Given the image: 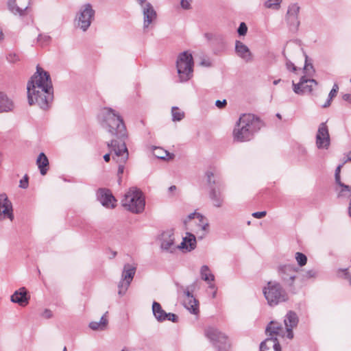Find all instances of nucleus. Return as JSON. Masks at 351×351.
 <instances>
[{"instance_id":"1","label":"nucleus","mask_w":351,"mask_h":351,"mask_svg":"<svg viewBox=\"0 0 351 351\" xmlns=\"http://www.w3.org/2000/svg\"><path fill=\"white\" fill-rule=\"evenodd\" d=\"M53 88L48 73L37 67V71L27 84V97L29 105L37 104L41 108H48L52 100Z\"/></svg>"},{"instance_id":"2","label":"nucleus","mask_w":351,"mask_h":351,"mask_svg":"<svg viewBox=\"0 0 351 351\" xmlns=\"http://www.w3.org/2000/svg\"><path fill=\"white\" fill-rule=\"evenodd\" d=\"M101 115L103 118L104 127L111 134L113 139L107 143L109 153L104 156L106 162L112 158L114 152L117 151L120 145L125 144V140L128 137L127 130L123 119L117 114L111 108H105L101 110Z\"/></svg>"},{"instance_id":"3","label":"nucleus","mask_w":351,"mask_h":351,"mask_svg":"<svg viewBox=\"0 0 351 351\" xmlns=\"http://www.w3.org/2000/svg\"><path fill=\"white\" fill-rule=\"evenodd\" d=\"M263 125L259 118L252 114H243L233 131L234 139L239 142L250 141Z\"/></svg>"},{"instance_id":"4","label":"nucleus","mask_w":351,"mask_h":351,"mask_svg":"<svg viewBox=\"0 0 351 351\" xmlns=\"http://www.w3.org/2000/svg\"><path fill=\"white\" fill-rule=\"evenodd\" d=\"M263 293L268 304L271 306H276L288 300L287 292L282 285L276 281L268 282L263 287Z\"/></svg>"},{"instance_id":"5","label":"nucleus","mask_w":351,"mask_h":351,"mask_svg":"<svg viewBox=\"0 0 351 351\" xmlns=\"http://www.w3.org/2000/svg\"><path fill=\"white\" fill-rule=\"evenodd\" d=\"M121 202L125 208L134 213L142 212L145 207L142 193L136 188L130 189Z\"/></svg>"},{"instance_id":"6","label":"nucleus","mask_w":351,"mask_h":351,"mask_svg":"<svg viewBox=\"0 0 351 351\" xmlns=\"http://www.w3.org/2000/svg\"><path fill=\"white\" fill-rule=\"evenodd\" d=\"M184 223L186 228L194 231L199 239H202L209 227L208 220L196 212L190 214Z\"/></svg>"},{"instance_id":"7","label":"nucleus","mask_w":351,"mask_h":351,"mask_svg":"<svg viewBox=\"0 0 351 351\" xmlns=\"http://www.w3.org/2000/svg\"><path fill=\"white\" fill-rule=\"evenodd\" d=\"M193 61L191 53L184 52L177 60V69L181 82L189 80L193 73Z\"/></svg>"},{"instance_id":"8","label":"nucleus","mask_w":351,"mask_h":351,"mask_svg":"<svg viewBox=\"0 0 351 351\" xmlns=\"http://www.w3.org/2000/svg\"><path fill=\"white\" fill-rule=\"evenodd\" d=\"M204 335L219 350L228 347L227 336L213 326H208L204 330Z\"/></svg>"},{"instance_id":"9","label":"nucleus","mask_w":351,"mask_h":351,"mask_svg":"<svg viewBox=\"0 0 351 351\" xmlns=\"http://www.w3.org/2000/svg\"><path fill=\"white\" fill-rule=\"evenodd\" d=\"M299 269L293 265H282L278 267V274L282 282L289 287H293L298 278Z\"/></svg>"},{"instance_id":"10","label":"nucleus","mask_w":351,"mask_h":351,"mask_svg":"<svg viewBox=\"0 0 351 351\" xmlns=\"http://www.w3.org/2000/svg\"><path fill=\"white\" fill-rule=\"evenodd\" d=\"M136 273V267L130 265V264H125L123 266V269L121 274V278L120 282L118 284V294L121 296L123 295L131 282L132 281L134 276Z\"/></svg>"},{"instance_id":"11","label":"nucleus","mask_w":351,"mask_h":351,"mask_svg":"<svg viewBox=\"0 0 351 351\" xmlns=\"http://www.w3.org/2000/svg\"><path fill=\"white\" fill-rule=\"evenodd\" d=\"M114 154H113L112 160L119 165L118 167V182L120 184L121 182V175L124 171V166L128 160L129 154L125 144L120 145L117 151L113 149Z\"/></svg>"},{"instance_id":"12","label":"nucleus","mask_w":351,"mask_h":351,"mask_svg":"<svg viewBox=\"0 0 351 351\" xmlns=\"http://www.w3.org/2000/svg\"><path fill=\"white\" fill-rule=\"evenodd\" d=\"M95 11L90 4H86L81 10L78 18V25L84 30H86L90 26L94 16Z\"/></svg>"},{"instance_id":"13","label":"nucleus","mask_w":351,"mask_h":351,"mask_svg":"<svg viewBox=\"0 0 351 351\" xmlns=\"http://www.w3.org/2000/svg\"><path fill=\"white\" fill-rule=\"evenodd\" d=\"M317 85L315 80H309L306 75L301 77L300 82L295 84L293 82V91L296 94H304L311 93L314 86Z\"/></svg>"},{"instance_id":"14","label":"nucleus","mask_w":351,"mask_h":351,"mask_svg":"<svg viewBox=\"0 0 351 351\" xmlns=\"http://www.w3.org/2000/svg\"><path fill=\"white\" fill-rule=\"evenodd\" d=\"M14 219L12 206L5 194L0 195V220Z\"/></svg>"},{"instance_id":"15","label":"nucleus","mask_w":351,"mask_h":351,"mask_svg":"<svg viewBox=\"0 0 351 351\" xmlns=\"http://www.w3.org/2000/svg\"><path fill=\"white\" fill-rule=\"evenodd\" d=\"M316 145L319 149H328L330 145V136L328 127L325 123L320 124L316 136Z\"/></svg>"},{"instance_id":"16","label":"nucleus","mask_w":351,"mask_h":351,"mask_svg":"<svg viewBox=\"0 0 351 351\" xmlns=\"http://www.w3.org/2000/svg\"><path fill=\"white\" fill-rule=\"evenodd\" d=\"M284 323L286 328L287 337L289 339L293 338V328L296 327L298 324V317L295 313L289 311L286 315Z\"/></svg>"},{"instance_id":"17","label":"nucleus","mask_w":351,"mask_h":351,"mask_svg":"<svg viewBox=\"0 0 351 351\" xmlns=\"http://www.w3.org/2000/svg\"><path fill=\"white\" fill-rule=\"evenodd\" d=\"M29 300V296H27V291L25 287H21L19 290L14 291L11 295L10 300L14 303H17L21 306H26Z\"/></svg>"},{"instance_id":"18","label":"nucleus","mask_w":351,"mask_h":351,"mask_svg":"<svg viewBox=\"0 0 351 351\" xmlns=\"http://www.w3.org/2000/svg\"><path fill=\"white\" fill-rule=\"evenodd\" d=\"M266 333L269 337H274V335L282 337H287L286 329L285 330L280 323L274 321L270 322L267 325Z\"/></svg>"},{"instance_id":"19","label":"nucleus","mask_w":351,"mask_h":351,"mask_svg":"<svg viewBox=\"0 0 351 351\" xmlns=\"http://www.w3.org/2000/svg\"><path fill=\"white\" fill-rule=\"evenodd\" d=\"M186 299L184 304L186 308L192 314L197 315L199 313L198 301L193 297L189 290L184 291Z\"/></svg>"},{"instance_id":"20","label":"nucleus","mask_w":351,"mask_h":351,"mask_svg":"<svg viewBox=\"0 0 351 351\" xmlns=\"http://www.w3.org/2000/svg\"><path fill=\"white\" fill-rule=\"evenodd\" d=\"M100 202L104 206L113 208L116 206L117 200L108 190H100Z\"/></svg>"},{"instance_id":"21","label":"nucleus","mask_w":351,"mask_h":351,"mask_svg":"<svg viewBox=\"0 0 351 351\" xmlns=\"http://www.w3.org/2000/svg\"><path fill=\"white\" fill-rule=\"evenodd\" d=\"M236 52L237 55L245 61L249 62L252 60V55L249 48L240 41L236 42Z\"/></svg>"},{"instance_id":"22","label":"nucleus","mask_w":351,"mask_h":351,"mask_svg":"<svg viewBox=\"0 0 351 351\" xmlns=\"http://www.w3.org/2000/svg\"><path fill=\"white\" fill-rule=\"evenodd\" d=\"M144 26L147 27L156 18V13L150 3L143 7Z\"/></svg>"},{"instance_id":"23","label":"nucleus","mask_w":351,"mask_h":351,"mask_svg":"<svg viewBox=\"0 0 351 351\" xmlns=\"http://www.w3.org/2000/svg\"><path fill=\"white\" fill-rule=\"evenodd\" d=\"M152 313L158 322H162L167 320V313L162 308L161 305L157 302L154 301L152 304Z\"/></svg>"},{"instance_id":"24","label":"nucleus","mask_w":351,"mask_h":351,"mask_svg":"<svg viewBox=\"0 0 351 351\" xmlns=\"http://www.w3.org/2000/svg\"><path fill=\"white\" fill-rule=\"evenodd\" d=\"M13 106L12 101L4 93L0 92V113L12 110Z\"/></svg>"},{"instance_id":"25","label":"nucleus","mask_w":351,"mask_h":351,"mask_svg":"<svg viewBox=\"0 0 351 351\" xmlns=\"http://www.w3.org/2000/svg\"><path fill=\"white\" fill-rule=\"evenodd\" d=\"M36 164L42 175H45L48 170L49 160L44 153H40L36 160Z\"/></svg>"},{"instance_id":"26","label":"nucleus","mask_w":351,"mask_h":351,"mask_svg":"<svg viewBox=\"0 0 351 351\" xmlns=\"http://www.w3.org/2000/svg\"><path fill=\"white\" fill-rule=\"evenodd\" d=\"M108 312H106L100 319L99 322H91L89 324V327L93 330H104L106 329L108 321L106 318V315Z\"/></svg>"},{"instance_id":"27","label":"nucleus","mask_w":351,"mask_h":351,"mask_svg":"<svg viewBox=\"0 0 351 351\" xmlns=\"http://www.w3.org/2000/svg\"><path fill=\"white\" fill-rule=\"evenodd\" d=\"M201 278L206 281L207 283L213 282L215 280V276L210 271L207 265H203L200 269Z\"/></svg>"},{"instance_id":"28","label":"nucleus","mask_w":351,"mask_h":351,"mask_svg":"<svg viewBox=\"0 0 351 351\" xmlns=\"http://www.w3.org/2000/svg\"><path fill=\"white\" fill-rule=\"evenodd\" d=\"M197 243H180L176 245L177 251H181L183 253L191 252L197 247Z\"/></svg>"},{"instance_id":"29","label":"nucleus","mask_w":351,"mask_h":351,"mask_svg":"<svg viewBox=\"0 0 351 351\" xmlns=\"http://www.w3.org/2000/svg\"><path fill=\"white\" fill-rule=\"evenodd\" d=\"M343 189L340 192V197L350 198L348 206V214L351 217V186H343Z\"/></svg>"},{"instance_id":"30","label":"nucleus","mask_w":351,"mask_h":351,"mask_svg":"<svg viewBox=\"0 0 351 351\" xmlns=\"http://www.w3.org/2000/svg\"><path fill=\"white\" fill-rule=\"evenodd\" d=\"M176 243H161L160 249L162 252L168 253H176L177 251Z\"/></svg>"},{"instance_id":"31","label":"nucleus","mask_w":351,"mask_h":351,"mask_svg":"<svg viewBox=\"0 0 351 351\" xmlns=\"http://www.w3.org/2000/svg\"><path fill=\"white\" fill-rule=\"evenodd\" d=\"M341 166L339 165L336 169L335 172V180L338 185V187L336 189L337 193H338V197H340V192L343 189V186H347L346 184L342 183L340 180V171H341Z\"/></svg>"},{"instance_id":"32","label":"nucleus","mask_w":351,"mask_h":351,"mask_svg":"<svg viewBox=\"0 0 351 351\" xmlns=\"http://www.w3.org/2000/svg\"><path fill=\"white\" fill-rule=\"evenodd\" d=\"M171 113L173 121H180L184 117V113L178 107H173L171 109Z\"/></svg>"},{"instance_id":"33","label":"nucleus","mask_w":351,"mask_h":351,"mask_svg":"<svg viewBox=\"0 0 351 351\" xmlns=\"http://www.w3.org/2000/svg\"><path fill=\"white\" fill-rule=\"evenodd\" d=\"M154 155L158 158H161V159H169V158H171V157L169 156V153L167 152V151L162 149V148H160V147H158V148H156L154 149Z\"/></svg>"},{"instance_id":"34","label":"nucleus","mask_w":351,"mask_h":351,"mask_svg":"<svg viewBox=\"0 0 351 351\" xmlns=\"http://www.w3.org/2000/svg\"><path fill=\"white\" fill-rule=\"evenodd\" d=\"M339 90V86L337 84H334L332 90H330L329 93V99L328 101L323 105L324 108H326L330 105V101L332 99V98L335 97L337 96V94Z\"/></svg>"},{"instance_id":"35","label":"nucleus","mask_w":351,"mask_h":351,"mask_svg":"<svg viewBox=\"0 0 351 351\" xmlns=\"http://www.w3.org/2000/svg\"><path fill=\"white\" fill-rule=\"evenodd\" d=\"M160 239L162 241H173L175 238L173 237V232L172 230H167V231L161 234Z\"/></svg>"},{"instance_id":"36","label":"nucleus","mask_w":351,"mask_h":351,"mask_svg":"<svg viewBox=\"0 0 351 351\" xmlns=\"http://www.w3.org/2000/svg\"><path fill=\"white\" fill-rule=\"evenodd\" d=\"M282 0H267L265 3L267 8L278 10L280 8Z\"/></svg>"},{"instance_id":"37","label":"nucleus","mask_w":351,"mask_h":351,"mask_svg":"<svg viewBox=\"0 0 351 351\" xmlns=\"http://www.w3.org/2000/svg\"><path fill=\"white\" fill-rule=\"evenodd\" d=\"M295 259L300 267H302L306 264L307 258L306 255L302 253L297 252L295 254Z\"/></svg>"},{"instance_id":"38","label":"nucleus","mask_w":351,"mask_h":351,"mask_svg":"<svg viewBox=\"0 0 351 351\" xmlns=\"http://www.w3.org/2000/svg\"><path fill=\"white\" fill-rule=\"evenodd\" d=\"M51 40V37L47 35L40 34L38 38V43L40 45L44 46L48 45Z\"/></svg>"},{"instance_id":"39","label":"nucleus","mask_w":351,"mask_h":351,"mask_svg":"<svg viewBox=\"0 0 351 351\" xmlns=\"http://www.w3.org/2000/svg\"><path fill=\"white\" fill-rule=\"evenodd\" d=\"M267 341H274V350L275 351H282L281 350V346L278 341V339L274 337H268L267 338Z\"/></svg>"},{"instance_id":"40","label":"nucleus","mask_w":351,"mask_h":351,"mask_svg":"<svg viewBox=\"0 0 351 351\" xmlns=\"http://www.w3.org/2000/svg\"><path fill=\"white\" fill-rule=\"evenodd\" d=\"M247 31V27L245 23H241L238 29V33L241 36H244L246 34Z\"/></svg>"},{"instance_id":"41","label":"nucleus","mask_w":351,"mask_h":351,"mask_svg":"<svg viewBox=\"0 0 351 351\" xmlns=\"http://www.w3.org/2000/svg\"><path fill=\"white\" fill-rule=\"evenodd\" d=\"M182 241H196V236L191 233L186 232V236L183 237Z\"/></svg>"},{"instance_id":"42","label":"nucleus","mask_w":351,"mask_h":351,"mask_svg":"<svg viewBox=\"0 0 351 351\" xmlns=\"http://www.w3.org/2000/svg\"><path fill=\"white\" fill-rule=\"evenodd\" d=\"M316 274H317L316 271L313 269L308 270L304 273V274L303 275V277L304 278H314L316 276Z\"/></svg>"},{"instance_id":"43","label":"nucleus","mask_w":351,"mask_h":351,"mask_svg":"<svg viewBox=\"0 0 351 351\" xmlns=\"http://www.w3.org/2000/svg\"><path fill=\"white\" fill-rule=\"evenodd\" d=\"M267 215L266 211L256 212L252 213V216L256 219H261L265 217Z\"/></svg>"},{"instance_id":"44","label":"nucleus","mask_w":351,"mask_h":351,"mask_svg":"<svg viewBox=\"0 0 351 351\" xmlns=\"http://www.w3.org/2000/svg\"><path fill=\"white\" fill-rule=\"evenodd\" d=\"M20 186L26 189L28 186V177L25 176L23 179L20 181Z\"/></svg>"},{"instance_id":"45","label":"nucleus","mask_w":351,"mask_h":351,"mask_svg":"<svg viewBox=\"0 0 351 351\" xmlns=\"http://www.w3.org/2000/svg\"><path fill=\"white\" fill-rule=\"evenodd\" d=\"M226 99H223L222 101L221 100H217L216 102H215V105L216 106L219 108V109H222L223 108L226 106Z\"/></svg>"},{"instance_id":"46","label":"nucleus","mask_w":351,"mask_h":351,"mask_svg":"<svg viewBox=\"0 0 351 351\" xmlns=\"http://www.w3.org/2000/svg\"><path fill=\"white\" fill-rule=\"evenodd\" d=\"M167 320L172 321L173 322H176L178 320V317L176 315L169 313L167 314Z\"/></svg>"},{"instance_id":"47","label":"nucleus","mask_w":351,"mask_h":351,"mask_svg":"<svg viewBox=\"0 0 351 351\" xmlns=\"http://www.w3.org/2000/svg\"><path fill=\"white\" fill-rule=\"evenodd\" d=\"M304 71L309 74L313 71V65L311 64L306 63L304 67Z\"/></svg>"},{"instance_id":"48","label":"nucleus","mask_w":351,"mask_h":351,"mask_svg":"<svg viewBox=\"0 0 351 351\" xmlns=\"http://www.w3.org/2000/svg\"><path fill=\"white\" fill-rule=\"evenodd\" d=\"M181 6L184 9H190L191 8V3L189 0H182L181 1Z\"/></svg>"},{"instance_id":"49","label":"nucleus","mask_w":351,"mask_h":351,"mask_svg":"<svg viewBox=\"0 0 351 351\" xmlns=\"http://www.w3.org/2000/svg\"><path fill=\"white\" fill-rule=\"evenodd\" d=\"M299 9L300 8L297 5H292L288 10V14H290L293 11L295 14H297L299 12Z\"/></svg>"},{"instance_id":"50","label":"nucleus","mask_w":351,"mask_h":351,"mask_svg":"<svg viewBox=\"0 0 351 351\" xmlns=\"http://www.w3.org/2000/svg\"><path fill=\"white\" fill-rule=\"evenodd\" d=\"M343 273V275L346 279L348 280L351 285V275L349 274L348 269H340Z\"/></svg>"},{"instance_id":"51","label":"nucleus","mask_w":351,"mask_h":351,"mask_svg":"<svg viewBox=\"0 0 351 351\" xmlns=\"http://www.w3.org/2000/svg\"><path fill=\"white\" fill-rule=\"evenodd\" d=\"M52 315V312L49 309H45L43 313V317L47 319L51 318Z\"/></svg>"},{"instance_id":"52","label":"nucleus","mask_w":351,"mask_h":351,"mask_svg":"<svg viewBox=\"0 0 351 351\" xmlns=\"http://www.w3.org/2000/svg\"><path fill=\"white\" fill-rule=\"evenodd\" d=\"M287 67L288 69L291 70L293 72H295L298 71V68L291 62H287Z\"/></svg>"},{"instance_id":"53","label":"nucleus","mask_w":351,"mask_h":351,"mask_svg":"<svg viewBox=\"0 0 351 351\" xmlns=\"http://www.w3.org/2000/svg\"><path fill=\"white\" fill-rule=\"evenodd\" d=\"M287 67L288 69L291 70L293 72H295L298 71V68L291 62H287Z\"/></svg>"},{"instance_id":"54","label":"nucleus","mask_w":351,"mask_h":351,"mask_svg":"<svg viewBox=\"0 0 351 351\" xmlns=\"http://www.w3.org/2000/svg\"><path fill=\"white\" fill-rule=\"evenodd\" d=\"M266 341H268L267 340V339L264 341H262L261 343V344H260V350L263 351L264 350L268 349V348L267 347V345H266Z\"/></svg>"},{"instance_id":"55","label":"nucleus","mask_w":351,"mask_h":351,"mask_svg":"<svg viewBox=\"0 0 351 351\" xmlns=\"http://www.w3.org/2000/svg\"><path fill=\"white\" fill-rule=\"evenodd\" d=\"M206 176H207V178H208V182L209 183H211L212 182V180H211V178L214 176V174L213 172H210V171H208L206 173ZM213 182H215V181H213Z\"/></svg>"},{"instance_id":"56","label":"nucleus","mask_w":351,"mask_h":351,"mask_svg":"<svg viewBox=\"0 0 351 351\" xmlns=\"http://www.w3.org/2000/svg\"><path fill=\"white\" fill-rule=\"evenodd\" d=\"M137 2L141 5V7L146 6V3H148L146 0H136Z\"/></svg>"},{"instance_id":"57","label":"nucleus","mask_w":351,"mask_h":351,"mask_svg":"<svg viewBox=\"0 0 351 351\" xmlns=\"http://www.w3.org/2000/svg\"><path fill=\"white\" fill-rule=\"evenodd\" d=\"M208 288L209 289H213V290L216 289L215 285L213 283V282H209V283H208Z\"/></svg>"},{"instance_id":"58","label":"nucleus","mask_w":351,"mask_h":351,"mask_svg":"<svg viewBox=\"0 0 351 351\" xmlns=\"http://www.w3.org/2000/svg\"><path fill=\"white\" fill-rule=\"evenodd\" d=\"M344 97L346 100L351 101V95H346Z\"/></svg>"},{"instance_id":"59","label":"nucleus","mask_w":351,"mask_h":351,"mask_svg":"<svg viewBox=\"0 0 351 351\" xmlns=\"http://www.w3.org/2000/svg\"><path fill=\"white\" fill-rule=\"evenodd\" d=\"M348 160L351 161V150L347 154Z\"/></svg>"},{"instance_id":"60","label":"nucleus","mask_w":351,"mask_h":351,"mask_svg":"<svg viewBox=\"0 0 351 351\" xmlns=\"http://www.w3.org/2000/svg\"><path fill=\"white\" fill-rule=\"evenodd\" d=\"M176 189V186H171L169 189V191H171V192L175 191Z\"/></svg>"},{"instance_id":"61","label":"nucleus","mask_w":351,"mask_h":351,"mask_svg":"<svg viewBox=\"0 0 351 351\" xmlns=\"http://www.w3.org/2000/svg\"><path fill=\"white\" fill-rule=\"evenodd\" d=\"M216 294H217V290H214V292L213 293V295H212V297L214 298L216 297Z\"/></svg>"},{"instance_id":"62","label":"nucleus","mask_w":351,"mask_h":351,"mask_svg":"<svg viewBox=\"0 0 351 351\" xmlns=\"http://www.w3.org/2000/svg\"><path fill=\"white\" fill-rule=\"evenodd\" d=\"M276 116H277L278 118L281 119V115L280 114H277Z\"/></svg>"},{"instance_id":"63","label":"nucleus","mask_w":351,"mask_h":351,"mask_svg":"<svg viewBox=\"0 0 351 351\" xmlns=\"http://www.w3.org/2000/svg\"><path fill=\"white\" fill-rule=\"evenodd\" d=\"M117 254V252H112V256L114 257Z\"/></svg>"},{"instance_id":"64","label":"nucleus","mask_w":351,"mask_h":351,"mask_svg":"<svg viewBox=\"0 0 351 351\" xmlns=\"http://www.w3.org/2000/svg\"><path fill=\"white\" fill-rule=\"evenodd\" d=\"M62 351H67L66 347L64 346Z\"/></svg>"}]
</instances>
